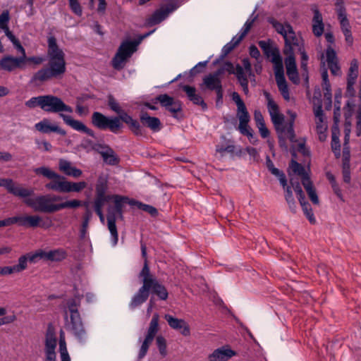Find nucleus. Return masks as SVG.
<instances>
[{
    "instance_id": "nucleus-11",
    "label": "nucleus",
    "mask_w": 361,
    "mask_h": 361,
    "mask_svg": "<svg viewBox=\"0 0 361 361\" xmlns=\"http://www.w3.org/2000/svg\"><path fill=\"white\" fill-rule=\"evenodd\" d=\"M356 80L347 79L345 95L348 97L343 107L344 113H361V97H355L354 85Z\"/></svg>"
},
{
    "instance_id": "nucleus-40",
    "label": "nucleus",
    "mask_w": 361,
    "mask_h": 361,
    "mask_svg": "<svg viewBox=\"0 0 361 361\" xmlns=\"http://www.w3.org/2000/svg\"><path fill=\"white\" fill-rule=\"evenodd\" d=\"M285 47L283 49V54L287 57H295L293 51V46H299L298 39L296 35L289 36V37L284 39Z\"/></svg>"
},
{
    "instance_id": "nucleus-34",
    "label": "nucleus",
    "mask_w": 361,
    "mask_h": 361,
    "mask_svg": "<svg viewBox=\"0 0 361 361\" xmlns=\"http://www.w3.org/2000/svg\"><path fill=\"white\" fill-rule=\"evenodd\" d=\"M116 217L114 212H109L107 214V226L108 229L111 233V241L113 246H115L118 243V235L117 228L116 225Z\"/></svg>"
},
{
    "instance_id": "nucleus-13",
    "label": "nucleus",
    "mask_w": 361,
    "mask_h": 361,
    "mask_svg": "<svg viewBox=\"0 0 361 361\" xmlns=\"http://www.w3.org/2000/svg\"><path fill=\"white\" fill-rule=\"evenodd\" d=\"M224 73L223 69H218L212 74H209L203 78V83L209 90H214L216 94V104L222 102L224 91L219 76Z\"/></svg>"
},
{
    "instance_id": "nucleus-6",
    "label": "nucleus",
    "mask_w": 361,
    "mask_h": 361,
    "mask_svg": "<svg viewBox=\"0 0 361 361\" xmlns=\"http://www.w3.org/2000/svg\"><path fill=\"white\" fill-rule=\"evenodd\" d=\"M30 196L23 197L24 203L32 208L35 212L42 213H54L59 211V204H54V202L62 200V197L56 195H38L35 198H30Z\"/></svg>"
},
{
    "instance_id": "nucleus-25",
    "label": "nucleus",
    "mask_w": 361,
    "mask_h": 361,
    "mask_svg": "<svg viewBox=\"0 0 361 361\" xmlns=\"http://www.w3.org/2000/svg\"><path fill=\"white\" fill-rule=\"evenodd\" d=\"M164 318L171 328L180 331L185 336L190 335V327L184 319L176 318L170 314H165Z\"/></svg>"
},
{
    "instance_id": "nucleus-21",
    "label": "nucleus",
    "mask_w": 361,
    "mask_h": 361,
    "mask_svg": "<svg viewBox=\"0 0 361 361\" xmlns=\"http://www.w3.org/2000/svg\"><path fill=\"white\" fill-rule=\"evenodd\" d=\"M93 149L99 153L103 159V161L111 166H114L118 164L119 159L116 155L114 151L108 145L96 144Z\"/></svg>"
},
{
    "instance_id": "nucleus-43",
    "label": "nucleus",
    "mask_w": 361,
    "mask_h": 361,
    "mask_svg": "<svg viewBox=\"0 0 361 361\" xmlns=\"http://www.w3.org/2000/svg\"><path fill=\"white\" fill-rule=\"evenodd\" d=\"M23 260L13 266L0 267V276H8L13 274L22 272V269L24 268Z\"/></svg>"
},
{
    "instance_id": "nucleus-22",
    "label": "nucleus",
    "mask_w": 361,
    "mask_h": 361,
    "mask_svg": "<svg viewBox=\"0 0 361 361\" xmlns=\"http://www.w3.org/2000/svg\"><path fill=\"white\" fill-rule=\"evenodd\" d=\"M239 116V125L237 129L239 132L247 137L250 142L256 145L258 142L257 138L254 135L253 130L250 128L248 123L250 121V114H238Z\"/></svg>"
},
{
    "instance_id": "nucleus-1",
    "label": "nucleus",
    "mask_w": 361,
    "mask_h": 361,
    "mask_svg": "<svg viewBox=\"0 0 361 361\" xmlns=\"http://www.w3.org/2000/svg\"><path fill=\"white\" fill-rule=\"evenodd\" d=\"M47 43L48 66L41 68L33 75L32 81L34 82H42L51 78H58L66 73L65 54L62 49L59 48L56 39L51 36L48 38Z\"/></svg>"
},
{
    "instance_id": "nucleus-61",
    "label": "nucleus",
    "mask_w": 361,
    "mask_h": 361,
    "mask_svg": "<svg viewBox=\"0 0 361 361\" xmlns=\"http://www.w3.org/2000/svg\"><path fill=\"white\" fill-rule=\"evenodd\" d=\"M108 104L111 111H114L115 113H122L121 111L119 104L114 99V97L111 94L109 95V97H108Z\"/></svg>"
},
{
    "instance_id": "nucleus-31",
    "label": "nucleus",
    "mask_w": 361,
    "mask_h": 361,
    "mask_svg": "<svg viewBox=\"0 0 361 361\" xmlns=\"http://www.w3.org/2000/svg\"><path fill=\"white\" fill-rule=\"evenodd\" d=\"M336 6L338 19L340 23L341 30L348 28H351L349 20L347 18L346 10L344 6L343 0H337L336 3Z\"/></svg>"
},
{
    "instance_id": "nucleus-23",
    "label": "nucleus",
    "mask_w": 361,
    "mask_h": 361,
    "mask_svg": "<svg viewBox=\"0 0 361 361\" xmlns=\"http://www.w3.org/2000/svg\"><path fill=\"white\" fill-rule=\"evenodd\" d=\"M63 117L64 123L69 126L73 130L84 133L89 136L94 137V133L92 130L88 128L83 123L75 120L69 114H60Z\"/></svg>"
},
{
    "instance_id": "nucleus-14",
    "label": "nucleus",
    "mask_w": 361,
    "mask_h": 361,
    "mask_svg": "<svg viewBox=\"0 0 361 361\" xmlns=\"http://www.w3.org/2000/svg\"><path fill=\"white\" fill-rule=\"evenodd\" d=\"M220 69H223L224 72L227 71L230 74H235L238 81L242 87L244 93L245 94L248 93V79L246 73H244L243 66H241L240 64H237L235 68H234V66L231 62L226 61L225 62L224 66Z\"/></svg>"
},
{
    "instance_id": "nucleus-30",
    "label": "nucleus",
    "mask_w": 361,
    "mask_h": 361,
    "mask_svg": "<svg viewBox=\"0 0 361 361\" xmlns=\"http://www.w3.org/2000/svg\"><path fill=\"white\" fill-rule=\"evenodd\" d=\"M182 89L185 92L190 101L192 102L195 104L202 106L203 110L206 109V103L204 102L201 95L196 92V89L194 87L183 85Z\"/></svg>"
},
{
    "instance_id": "nucleus-36",
    "label": "nucleus",
    "mask_w": 361,
    "mask_h": 361,
    "mask_svg": "<svg viewBox=\"0 0 361 361\" xmlns=\"http://www.w3.org/2000/svg\"><path fill=\"white\" fill-rule=\"evenodd\" d=\"M115 197L116 198V200L114 201V207L112 209L109 208L108 212H114L116 218L123 219V207L125 203L128 202L129 199L127 197L121 195L115 196Z\"/></svg>"
},
{
    "instance_id": "nucleus-54",
    "label": "nucleus",
    "mask_w": 361,
    "mask_h": 361,
    "mask_svg": "<svg viewBox=\"0 0 361 361\" xmlns=\"http://www.w3.org/2000/svg\"><path fill=\"white\" fill-rule=\"evenodd\" d=\"M342 90L338 89L334 94V113H339L341 109Z\"/></svg>"
},
{
    "instance_id": "nucleus-29",
    "label": "nucleus",
    "mask_w": 361,
    "mask_h": 361,
    "mask_svg": "<svg viewBox=\"0 0 361 361\" xmlns=\"http://www.w3.org/2000/svg\"><path fill=\"white\" fill-rule=\"evenodd\" d=\"M59 169L68 176L78 178L82 174V170L73 166L71 161L61 159L59 161Z\"/></svg>"
},
{
    "instance_id": "nucleus-32",
    "label": "nucleus",
    "mask_w": 361,
    "mask_h": 361,
    "mask_svg": "<svg viewBox=\"0 0 361 361\" xmlns=\"http://www.w3.org/2000/svg\"><path fill=\"white\" fill-rule=\"evenodd\" d=\"M312 10L314 12L312 18V32L316 37H320L322 35L324 30L322 16L317 8H315Z\"/></svg>"
},
{
    "instance_id": "nucleus-52",
    "label": "nucleus",
    "mask_w": 361,
    "mask_h": 361,
    "mask_svg": "<svg viewBox=\"0 0 361 361\" xmlns=\"http://www.w3.org/2000/svg\"><path fill=\"white\" fill-rule=\"evenodd\" d=\"M235 149H236V147L233 144L228 145L227 146H224V145H217L216 146V152H218L219 153L228 152L230 154L235 153L237 154H240L241 152V149L240 148H239L238 151H235Z\"/></svg>"
},
{
    "instance_id": "nucleus-27",
    "label": "nucleus",
    "mask_w": 361,
    "mask_h": 361,
    "mask_svg": "<svg viewBox=\"0 0 361 361\" xmlns=\"http://www.w3.org/2000/svg\"><path fill=\"white\" fill-rule=\"evenodd\" d=\"M268 22L273 26L279 34L283 36V39L295 35L293 27L289 23L283 24L274 18H269Z\"/></svg>"
},
{
    "instance_id": "nucleus-16",
    "label": "nucleus",
    "mask_w": 361,
    "mask_h": 361,
    "mask_svg": "<svg viewBox=\"0 0 361 361\" xmlns=\"http://www.w3.org/2000/svg\"><path fill=\"white\" fill-rule=\"evenodd\" d=\"M154 104H159L166 111L170 113H178L181 111L180 101L167 94H161L154 98Z\"/></svg>"
},
{
    "instance_id": "nucleus-62",
    "label": "nucleus",
    "mask_w": 361,
    "mask_h": 361,
    "mask_svg": "<svg viewBox=\"0 0 361 361\" xmlns=\"http://www.w3.org/2000/svg\"><path fill=\"white\" fill-rule=\"evenodd\" d=\"M9 12L8 10L4 11L0 15V27L3 30L6 29L8 27V23L9 21Z\"/></svg>"
},
{
    "instance_id": "nucleus-19",
    "label": "nucleus",
    "mask_w": 361,
    "mask_h": 361,
    "mask_svg": "<svg viewBox=\"0 0 361 361\" xmlns=\"http://www.w3.org/2000/svg\"><path fill=\"white\" fill-rule=\"evenodd\" d=\"M178 6L176 4H169L165 7H161L156 10L153 14L148 18L147 23L151 25H157L165 20L169 13L173 12L178 8Z\"/></svg>"
},
{
    "instance_id": "nucleus-45",
    "label": "nucleus",
    "mask_w": 361,
    "mask_h": 361,
    "mask_svg": "<svg viewBox=\"0 0 361 361\" xmlns=\"http://www.w3.org/2000/svg\"><path fill=\"white\" fill-rule=\"evenodd\" d=\"M159 331V314H154L149 323V326L147 329V334L146 336L154 339L157 333Z\"/></svg>"
},
{
    "instance_id": "nucleus-49",
    "label": "nucleus",
    "mask_w": 361,
    "mask_h": 361,
    "mask_svg": "<svg viewBox=\"0 0 361 361\" xmlns=\"http://www.w3.org/2000/svg\"><path fill=\"white\" fill-rule=\"evenodd\" d=\"M358 62L356 59H353L350 62V66L348 73L347 79L356 80L358 75Z\"/></svg>"
},
{
    "instance_id": "nucleus-20",
    "label": "nucleus",
    "mask_w": 361,
    "mask_h": 361,
    "mask_svg": "<svg viewBox=\"0 0 361 361\" xmlns=\"http://www.w3.org/2000/svg\"><path fill=\"white\" fill-rule=\"evenodd\" d=\"M34 128L36 130L43 134L56 133L62 136L66 134V130L60 128L56 123H53L47 118H44L41 121L35 123Z\"/></svg>"
},
{
    "instance_id": "nucleus-50",
    "label": "nucleus",
    "mask_w": 361,
    "mask_h": 361,
    "mask_svg": "<svg viewBox=\"0 0 361 361\" xmlns=\"http://www.w3.org/2000/svg\"><path fill=\"white\" fill-rule=\"evenodd\" d=\"M153 340L154 339L150 338L147 336H145V338L143 341V342L141 345V347L140 348V350H139V353H138L139 359H142L146 355V354L148 351L149 347L150 344L152 343Z\"/></svg>"
},
{
    "instance_id": "nucleus-8",
    "label": "nucleus",
    "mask_w": 361,
    "mask_h": 361,
    "mask_svg": "<svg viewBox=\"0 0 361 361\" xmlns=\"http://www.w3.org/2000/svg\"><path fill=\"white\" fill-rule=\"evenodd\" d=\"M118 116L107 117L104 114H92V122L97 128L109 130L114 134H119L123 127L121 114Z\"/></svg>"
},
{
    "instance_id": "nucleus-4",
    "label": "nucleus",
    "mask_w": 361,
    "mask_h": 361,
    "mask_svg": "<svg viewBox=\"0 0 361 361\" xmlns=\"http://www.w3.org/2000/svg\"><path fill=\"white\" fill-rule=\"evenodd\" d=\"M34 172L37 175H42L51 180L45 185V188L48 190L62 193L80 192L87 187L85 181H68L64 176L46 166L36 168L34 169Z\"/></svg>"
},
{
    "instance_id": "nucleus-12",
    "label": "nucleus",
    "mask_w": 361,
    "mask_h": 361,
    "mask_svg": "<svg viewBox=\"0 0 361 361\" xmlns=\"http://www.w3.org/2000/svg\"><path fill=\"white\" fill-rule=\"evenodd\" d=\"M42 109L54 113H73V109L66 105L61 99L53 95H44L42 99Z\"/></svg>"
},
{
    "instance_id": "nucleus-44",
    "label": "nucleus",
    "mask_w": 361,
    "mask_h": 361,
    "mask_svg": "<svg viewBox=\"0 0 361 361\" xmlns=\"http://www.w3.org/2000/svg\"><path fill=\"white\" fill-rule=\"evenodd\" d=\"M331 149L336 157L341 155V145L339 140V130L337 128L332 129Z\"/></svg>"
},
{
    "instance_id": "nucleus-26",
    "label": "nucleus",
    "mask_w": 361,
    "mask_h": 361,
    "mask_svg": "<svg viewBox=\"0 0 361 361\" xmlns=\"http://www.w3.org/2000/svg\"><path fill=\"white\" fill-rule=\"evenodd\" d=\"M57 340L56 337L55 329L52 324L48 325L46 336H45V354H54L56 355L55 349L56 347Z\"/></svg>"
},
{
    "instance_id": "nucleus-10",
    "label": "nucleus",
    "mask_w": 361,
    "mask_h": 361,
    "mask_svg": "<svg viewBox=\"0 0 361 361\" xmlns=\"http://www.w3.org/2000/svg\"><path fill=\"white\" fill-rule=\"evenodd\" d=\"M257 44L262 49L264 56L268 59L271 58V62L274 65V71L283 68V59L280 55L279 50L271 39L259 40Z\"/></svg>"
},
{
    "instance_id": "nucleus-33",
    "label": "nucleus",
    "mask_w": 361,
    "mask_h": 361,
    "mask_svg": "<svg viewBox=\"0 0 361 361\" xmlns=\"http://www.w3.org/2000/svg\"><path fill=\"white\" fill-rule=\"evenodd\" d=\"M122 123L125 122L128 125L130 130L137 136H143L145 135L143 128L140 126L138 121L133 119L130 114H121Z\"/></svg>"
},
{
    "instance_id": "nucleus-42",
    "label": "nucleus",
    "mask_w": 361,
    "mask_h": 361,
    "mask_svg": "<svg viewBox=\"0 0 361 361\" xmlns=\"http://www.w3.org/2000/svg\"><path fill=\"white\" fill-rule=\"evenodd\" d=\"M256 126L262 138H267L270 135V131L267 128L262 114H255Z\"/></svg>"
},
{
    "instance_id": "nucleus-51",
    "label": "nucleus",
    "mask_w": 361,
    "mask_h": 361,
    "mask_svg": "<svg viewBox=\"0 0 361 361\" xmlns=\"http://www.w3.org/2000/svg\"><path fill=\"white\" fill-rule=\"evenodd\" d=\"M157 345L161 355L164 357L167 355L166 341L162 336H159L156 338Z\"/></svg>"
},
{
    "instance_id": "nucleus-63",
    "label": "nucleus",
    "mask_w": 361,
    "mask_h": 361,
    "mask_svg": "<svg viewBox=\"0 0 361 361\" xmlns=\"http://www.w3.org/2000/svg\"><path fill=\"white\" fill-rule=\"evenodd\" d=\"M43 96L35 97L30 99L26 102L25 104L30 108H34L35 106H40L42 108V99Z\"/></svg>"
},
{
    "instance_id": "nucleus-56",
    "label": "nucleus",
    "mask_w": 361,
    "mask_h": 361,
    "mask_svg": "<svg viewBox=\"0 0 361 361\" xmlns=\"http://www.w3.org/2000/svg\"><path fill=\"white\" fill-rule=\"evenodd\" d=\"M286 67V73L290 75V72L297 71L296 63L295 57H286L285 59Z\"/></svg>"
},
{
    "instance_id": "nucleus-3",
    "label": "nucleus",
    "mask_w": 361,
    "mask_h": 361,
    "mask_svg": "<svg viewBox=\"0 0 361 361\" xmlns=\"http://www.w3.org/2000/svg\"><path fill=\"white\" fill-rule=\"evenodd\" d=\"M82 295H75L66 300L63 313L66 329L70 331L80 341L85 339L86 331L82 321L79 307Z\"/></svg>"
},
{
    "instance_id": "nucleus-60",
    "label": "nucleus",
    "mask_w": 361,
    "mask_h": 361,
    "mask_svg": "<svg viewBox=\"0 0 361 361\" xmlns=\"http://www.w3.org/2000/svg\"><path fill=\"white\" fill-rule=\"evenodd\" d=\"M290 184H291V188H293L294 191L295 192V193L298 196V201H301V200L303 201V200L305 199V196L302 190L300 184L298 182L295 183L292 180L290 181Z\"/></svg>"
},
{
    "instance_id": "nucleus-55",
    "label": "nucleus",
    "mask_w": 361,
    "mask_h": 361,
    "mask_svg": "<svg viewBox=\"0 0 361 361\" xmlns=\"http://www.w3.org/2000/svg\"><path fill=\"white\" fill-rule=\"evenodd\" d=\"M325 55H326V63H332L338 60L337 54L336 51L331 47V46H328L326 51H325Z\"/></svg>"
},
{
    "instance_id": "nucleus-7",
    "label": "nucleus",
    "mask_w": 361,
    "mask_h": 361,
    "mask_svg": "<svg viewBox=\"0 0 361 361\" xmlns=\"http://www.w3.org/2000/svg\"><path fill=\"white\" fill-rule=\"evenodd\" d=\"M152 32L153 31L142 35L137 41L126 40L123 42L112 60L114 68L117 70L122 68L123 63L137 50V47L140 43V41L149 36Z\"/></svg>"
},
{
    "instance_id": "nucleus-47",
    "label": "nucleus",
    "mask_w": 361,
    "mask_h": 361,
    "mask_svg": "<svg viewBox=\"0 0 361 361\" xmlns=\"http://www.w3.org/2000/svg\"><path fill=\"white\" fill-rule=\"evenodd\" d=\"M108 189V182L107 180L102 176H99L97 184H96V195L104 197V194L106 193Z\"/></svg>"
},
{
    "instance_id": "nucleus-53",
    "label": "nucleus",
    "mask_w": 361,
    "mask_h": 361,
    "mask_svg": "<svg viewBox=\"0 0 361 361\" xmlns=\"http://www.w3.org/2000/svg\"><path fill=\"white\" fill-rule=\"evenodd\" d=\"M82 205L81 201L73 200L59 204V211L66 208H77Z\"/></svg>"
},
{
    "instance_id": "nucleus-46",
    "label": "nucleus",
    "mask_w": 361,
    "mask_h": 361,
    "mask_svg": "<svg viewBox=\"0 0 361 361\" xmlns=\"http://www.w3.org/2000/svg\"><path fill=\"white\" fill-rule=\"evenodd\" d=\"M300 206L302 209V211L305 214V215L307 216L308 220L311 224H314L316 220L314 216V213L312 212V209L310 203L306 201L305 199L303 200V201H299Z\"/></svg>"
},
{
    "instance_id": "nucleus-24",
    "label": "nucleus",
    "mask_w": 361,
    "mask_h": 361,
    "mask_svg": "<svg viewBox=\"0 0 361 361\" xmlns=\"http://www.w3.org/2000/svg\"><path fill=\"white\" fill-rule=\"evenodd\" d=\"M236 355V352L228 348L222 346L214 350L208 355L209 361H227Z\"/></svg>"
},
{
    "instance_id": "nucleus-17",
    "label": "nucleus",
    "mask_w": 361,
    "mask_h": 361,
    "mask_svg": "<svg viewBox=\"0 0 361 361\" xmlns=\"http://www.w3.org/2000/svg\"><path fill=\"white\" fill-rule=\"evenodd\" d=\"M51 221L47 220L43 221L39 215H23L19 216V226L23 227L36 228L42 227L47 228L50 227Z\"/></svg>"
},
{
    "instance_id": "nucleus-5",
    "label": "nucleus",
    "mask_w": 361,
    "mask_h": 361,
    "mask_svg": "<svg viewBox=\"0 0 361 361\" xmlns=\"http://www.w3.org/2000/svg\"><path fill=\"white\" fill-rule=\"evenodd\" d=\"M322 87L324 91V98L322 99V92L319 87L314 90L312 102L314 106V113H324L323 107L325 111H330L332 107V93L331 86L329 80L328 71L324 68L321 71Z\"/></svg>"
},
{
    "instance_id": "nucleus-28",
    "label": "nucleus",
    "mask_w": 361,
    "mask_h": 361,
    "mask_svg": "<svg viewBox=\"0 0 361 361\" xmlns=\"http://www.w3.org/2000/svg\"><path fill=\"white\" fill-rule=\"evenodd\" d=\"M275 78L282 97L286 101L290 99L288 87L284 76V68L274 71Z\"/></svg>"
},
{
    "instance_id": "nucleus-58",
    "label": "nucleus",
    "mask_w": 361,
    "mask_h": 361,
    "mask_svg": "<svg viewBox=\"0 0 361 361\" xmlns=\"http://www.w3.org/2000/svg\"><path fill=\"white\" fill-rule=\"evenodd\" d=\"M13 224L19 226V216L8 217L3 220H0V227L9 226Z\"/></svg>"
},
{
    "instance_id": "nucleus-2",
    "label": "nucleus",
    "mask_w": 361,
    "mask_h": 361,
    "mask_svg": "<svg viewBox=\"0 0 361 361\" xmlns=\"http://www.w3.org/2000/svg\"><path fill=\"white\" fill-rule=\"evenodd\" d=\"M138 278L142 281V286L133 296L129 303V307L131 310H134L145 302L150 293L156 295L161 300H166L168 298L169 293L167 289L151 274L149 265L147 263L143 265L142 270L139 273Z\"/></svg>"
},
{
    "instance_id": "nucleus-57",
    "label": "nucleus",
    "mask_w": 361,
    "mask_h": 361,
    "mask_svg": "<svg viewBox=\"0 0 361 361\" xmlns=\"http://www.w3.org/2000/svg\"><path fill=\"white\" fill-rule=\"evenodd\" d=\"M69 6L71 11L77 16H81L82 13V7L78 0H69Z\"/></svg>"
},
{
    "instance_id": "nucleus-59",
    "label": "nucleus",
    "mask_w": 361,
    "mask_h": 361,
    "mask_svg": "<svg viewBox=\"0 0 361 361\" xmlns=\"http://www.w3.org/2000/svg\"><path fill=\"white\" fill-rule=\"evenodd\" d=\"M35 144L39 150L44 152H51L52 149V145L47 140H39L37 139L35 140Z\"/></svg>"
},
{
    "instance_id": "nucleus-37",
    "label": "nucleus",
    "mask_w": 361,
    "mask_h": 361,
    "mask_svg": "<svg viewBox=\"0 0 361 361\" xmlns=\"http://www.w3.org/2000/svg\"><path fill=\"white\" fill-rule=\"evenodd\" d=\"M44 250H39L36 251L35 253L29 252L25 255L20 256L18 262H19L20 260H23L24 268L22 269L23 271L27 268V262L35 263L38 259H44Z\"/></svg>"
},
{
    "instance_id": "nucleus-39",
    "label": "nucleus",
    "mask_w": 361,
    "mask_h": 361,
    "mask_svg": "<svg viewBox=\"0 0 361 361\" xmlns=\"http://www.w3.org/2000/svg\"><path fill=\"white\" fill-rule=\"evenodd\" d=\"M44 259L51 262L62 261L67 256L66 252L61 248L49 250V252L44 251Z\"/></svg>"
},
{
    "instance_id": "nucleus-64",
    "label": "nucleus",
    "mask_w": 361,
    "mask_h": 361,
    "mask_svg": "<svg viewBox=\"0 0 361 361\" xmlns=\"http://www.w3.org/2000/svg\"><path fill=\"white\" fill-rule=\"evenodd\" d=\"M139 204V208L150 214L152 216H156L158 214L157 209L149 204L136 202Z\"/></svg>"
},
{
    "instance_id": "nucleus-38",
    "label": "nucleus",
    "mask_w": 361,
    "mask_h": 361,
    "mask_svg": "<svg viewBox=\"0 0 361 361\" xmlns=\"http://www.w3.org/2000/svg\"><path fill=\"white\" fill-rule=\"evenodd\" d=\"M140 120L144 126L149 128L153 132H159L161 129V124L158 118L149 116V114H142Z\"/></svg>"
},
{
    "instance_id": "nucleus-15",
    "label": "nucleus",
    "mask_w": 361,
    "mask_h": 361,
    "mask_svg": "<svg viewBox=\"0 0 361 361\" xmlns=\"http://www.w3.org/2000/svg\"><path fill=\"white\" fill-rule=\"evenodd\" d=\"M0 187L5 188L8 193L18 197H27L34 194L33 189L16 185L11 178H0Z\"/></svg>"
},
{
    "instance_id": "nucleus-9",
    "label": "nucleus",
    "mask_w": 361,
    "mask_h": 361,
    "mask_svg": "<svg viewBox=\"0 0 361 361\" xmlns=\"http://www.w3.org/2000/svg\"><path fill=\"white\" fill-rule=\"evenodd\" d=\"M270 115L276 130L279 133L284 134L290 142H295L296 140L293 124L296 118V114H290V117L287 120H285L284 114Z\"/></svg>"
},
{
    "instance_id": "nucleus-48",
    "label": "nucleus",
    "mask_w": 361,
    "mask_h": 361,
    "mask_svg": "<svg viewBox=\"0 0 361 361\" xmlns=\"http://www.w3.org/2000/svg\"><path fill=\"white\" fill-rule=\"evenodd\" d=\"M298 51L301 56L300 68L305 72L306 75H307V63L309 56L305 52V48L303 47H299Z\"/></svg>"
},
{
    "instance_id": "nucleus-35",
    "label": "nucleus",
    "mask_w": 361,
    "mask_h": 361,
    "mask_svg": "<svg viewBox=\"0 0 361 361\" xmlns=\"http://www.w3.org/2000/svg\"><path fill=\"white\" fill-rule=\"evenodd\" d=\"M316 129L320 141H324L327 137V123L324 120L325 114H315Z\"/></svg>"
},
{
    "instance_id": "nucleus-18",
    "label": "nucleus",
    "mask_w": 361,
    "mask_h": 361,
    "mask_svg": "<svg viewBox=\"0 0 361 361\" xmlns=\"http://www.w3.org/2000/svg\"><path fill=\"white\" fill-rule=\"evenodd\" d=\"M25 63L21 59L11 55H5L0 59V70L12 72L16 69H24Z\"/></svg>"
},
{
    "instance_id": "nucleus-41",
    "label": "nucleus",
    "mask_w": 361,
    "mask_h": 361,
    "mask_svg": "<svg viewBox=\"0 0 361 361\" xmlns=\"http://www.w3.org/2000/svg\"><path fill=\"white\" fill-rule=\"evenodd\" d=\"M267 166L269 169V171L275 176H276L280 182V184L283 188H285L286 185V176L285 173L282 171L278 169L277 168L274 167V165L273 162L271 161L269 157H267Z\"/></svg>"
}]
</instances>
